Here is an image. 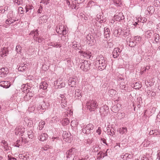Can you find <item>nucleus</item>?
Listing matches in <instances>:
<instances>
[{
  "mask_svg": "<svg viewBox=\"0 0 160 160\" xmlns=\"http://www.w3.org/2000/svg\"><path fill=\"white\" fill-rule=\"evenodd\" d=\"M95 63L96 68L99 70H102L104 69L107 66V63L105 58L101 55L97 56Z\"/></svg>",
  "mask_w": 160,
  "mask_h": 160,
  "instance_id": "nucleus-1",
  "label": "nucleus"
},
{
  "mask_svg": "<svg viewBox=\"0 0 160 160\" xmlns=\"http://www.w3.org/2000/svg\"><path fill=\"white\" fill-rule=\"evenodd\" d=\"M93 125L91 123H89L87 125H84L82 129V132L87 135L92 133L94 128Z\"/></svg>",
  "mask_w": 160,
  "mask_h": 160,
  "instance_id": "nucleus-2",
  "label": "nucleus"
},
{
  "mask_svg": "<svg viewBox=\"0 0 160 160\" xmlns=\"http://www.w3.org/2000/svg\"><path fill=\"white\" fill-rule=\"evenodd\" d=\"M98 104L96 101L92 100L87 102V107L90 111H94L98 108Z\"/></svg>",
  "mask_w": 160,
  "mask_h": 160,
  "instance_id": "nucleus-3",
  "label": "nucleus"
},
{
  "mask_svg": "<svg viewBox=\"0 0 160 160\" xmlns=\"http://www.w3.org/2000/svg\"><path fill=\"white\" fill-rule=\"evenodd\" d=\"M77 150L75 148H72L68 150L66 152L65 155L67 158H70L71 157H75Z\"/></svg>",
  "mask_w": 160,
  "mask_h": 160,
  "instance_id": "nucleus-4",
  "label": "nucleus"
},
{
  "mask_svg": "<svg viewBox=\"0 0 160 160\" xmlns=\"http://www.w3.org/2000/svg\"><path fill=\"white\" fill-rule=\"evenodd\" d=\"M90 62L87 61H84L81 63L80 68L83 70L87 71L90 69Z\"/></svg>",
  "mask_w": 160,
  "mask_h": 160,
  "instance_id": "nucleus-5",
  "label": "nucleus"
},
{
  "mask_svg": "<svg viewBox=\"0 0 160 160\" xmlns=\"http://www.w3.org/2000/svg\"><path fill=\"white\" fill-rule=\"evenodd\" d=\"M62 137L63 140L67 142H70L72 139V137L71 135V134L66 131L63 132Z\"/></svg>",
  "mask_w": 160,
  "mask_h": 160,
  "instance_id": "nucleus-6",
  "label": "nucleus"
},
{
  "mask_svg": "<svg viewBox=\"0 0 160 160\" xmlns=\"http://www.w3.org/2000/svg\"><path fill=\"white\" fill-rule=\"evenodd\" d=\"M79 53H80L81 55L88 59L90 58L92 55L91 52L88 50L86 51L80 50L79 51Z\"/></svg>",
  "mask_w": 160,
  "mask_h": 160,
  "instance_id": "nucleus-7",
  "label": "nucleus"
},
{
  "mask_svg": "<svg viewBox=\"0 0 160 160\" xmlns=\"http://www.w3.org/2000/svg\"><path fill=\"white\" fill-rule=\"evenodd\" d=\"M121 51L122 50L120 48H115L113 50L112 53L113 57L115 58H117Z\"/></svg>",
  "mask_w": 160,
  "mask_h": 160,
  "instance_id": "nucleus-8",
  "label": "nucleus"
},
{
  "mask_svg": "<svg viewBox=\"0 0 160 160\" xmlns=\"http://www.w3.org/2000/svg\"><path fill=\"white\" fill-rule=\"evenodd\" d=\"M25 131V128H21L19 126L17 127L15 130V133L16 135L19 134V133L21 134H22Z\"/></svg>",
  "mask_w": 160,
  "mask_h": 160,
  "instance_id": "nucleus-9",
  "label": "nucleus"
},
{
  "mask_svg": "<svg viewBox=\"0 0 160 160\" xmlns=\"http://www.w3.org/2000/svg\"><path fill=\"white\" fill-rule=\"evenodd\" d=\"M8 54V50L7 48L4 47L2 49L0 52V55L1 57L6 56Z\"/></svg>",
  "mask_w": 160,
  "mask_h": 160,
  "instance_id": "nucleus-10",
  "label": "nucleus"
},
{
  "mask_svg": "<svg viewBox=\"0 0 160 160\" xmlns=\"http://www.w3.org/2000/svg\"><path fill=\"white\" fill-rule=\"evenodd\" d=\"M114 18L117 21H120L123 20L124 19V17L122 13L120 12L118 15H114Z\"/></svg>",
  "mask_w": 160,
  "mask_h": 160,
  "instance_id": "nucleus-11",
  "label": "nucleus"
},
{
  "mask_svg": "<svg viewBox=\"0 0 160 160\" xmlns=\"http://www.w3.org/2000/svg\"><path fill=\"white\" fill-rule=\"evenodd\" d=\"M11 86V84L8 81H2L0 82V86L4 88H8Z\"/></svg>",
  "mask_w": 160,
  "mask_h": 160,
  "instance_id": "nucleus-12",
  "label": "nucleus"
},
{
  "mask_svg": "<svg viewBox=\"0 0 160 160\" xmlns=\"http://www.w3.org/2000/svg\"><path fill=\"white\" fill-rule=\"evenodd\" d=\"M104 35L105 38H109L110 36V31L109 28L107 27L104 28Z\"/></svg>",
  "mask_w": 160,
  "mask_h": 160,
  "instance_id": "nucleus-13",
  "label": "nucleus"
},
{
  "mask_svg": "<svg viewBox=\"0 0 160 160\" xmlns=\"http://www.w3.org/2000/svg\"><path fill=\"white\" fill-rule=\"evenodd\" d=\"M28 65L26 64H21L18 68V70L21 72L25 71L27 68Z\"/></svg>",
  "mask_w": 160,
  "mask_h": 160,
  "instance_id": "nucleus-14",
  "label": "nucleus"
},
{
  "mask_svg": "<svg viewBox=\"0 0 160 160\" xmlns=\"http://www.w3.org/2000/svg\"><path fill=\"white\" fill-rule=\"evenodd\" d=\"M68 84L71 87H74L76 85V79L75 78H70L68 80Z\"/></svg>",
  "mask_w": 160,
  "mask_h": 160,
  "instance_id": "nucleus-15",
  "label": "nucleus"
},
{
  "mask_svg": "<svg viewBox=\"0 0 160 160\" xmlns=\"http://www.w3.org/2000/svg\"><path fill=\"white\" fill-rule=\"evenodd\" d=\"M48 138V135L47 133H42L39 137V139L42 141H44L46 140Z\"/></svg>",
  "mask_w": 160,
  "mask_h": 160,
  "instance_id": "nucleus-16",
  "label": "nucleus"
},
{
  "mask_svg": "<svg viewBox=\"0 0 160 160\" xmlns=\"http://www.w3.org/2000/svg\"><path fill=\"white\" fill-rule=\"evenodd\" d=\"M160 132L158 131V130L152 129L150 131L149 133L150 135H153L154 136H156L159 135Z\"/></svg>",
  "mask_w": 160,
  "mask_h": 160,
  "instance_id": "nucleus-17",
  "label": "nucleus"
},
{
  "mask_svg": "<svg viewBox=\"0 0 160 160\" xmlns=\"http://www.w3.org/2000/svg\"><path fill=\"white\" fill-rule=\"evenodd\" d=\"M34 8L32 5H27L25 7L26 12L29 14L31 12V10L33 9Z\"/></svg>",
  "mask_w": 160,
  "mask_h": 160,
  "instance_id": "nucleus-18",
  "label": "nucleus"
},
{
  "mask_svg": "<svg viewBox=\"0 0 160 160\" xmlns=\"http://www.w3.org/2000/svg\"><path fill=\"white\" fill-rule=\"evenodd\" d=\"M48 17L46 15H43L39 18V22L41 23H46L47 21Z\"/></svg>",
  "mask_w": 160,
  "mask_h": 160,
  "instance_id": "nucleus-19",
  "label": "nucleus"
},
{
  "mask_svg": "<svg viewBox=\"0 0 160 160\" xmlns=\"http://www.w3.org/2000/svg\"><path fill=\"white\" fill-rule=\"evenodd\" d=\"M147 11L149 15H151L154 12V8L153 6H150L147 8Z\"/></svg>",
  "mask_w": 160,
  "mask_h": 160,
  "instance_id": "nucleus-20",
  "label": "nucleus"
},
{
  "mask_svg": "<svg viewBox=\"0 0 160 160\" xmlns=\"http://www.w3.org/2000/svg\"><path fill=\"white\" fill-rule=\"evenodd\" d=\"M87 40L91 42L94 43L95 40L93 36L90 34H88L86 37Z\"/></svg>",
  "mask_w": 160,
  "mask_h": 160,
  "instance_id": "nucleus-21",
  "label": "nucleus"
},
{
  "mask_svg": "<svg viewBox=\"0 0 160 160\" xmlns=\"http://www.w3.org/2000/svg\"><path fill=\"white\" fill-rule=\"evenodd\" d=\"M7 71L5 68H2L0 69V75L1 77H4L6 74Z\"/></svg>",
  "mask_w": 160,
  "mask_h": 160,
  "instance_id": "nucleus-22",
  "label": "nucleus"
},
{
  "mask_svg": "<svg viewBox=\"0 0 160 160\" xmlns=\"http://www.w3.org/2000/svg\"><path fill=\"white\" fill-rule=\"evenodd\" d=\"M38 30L37 29L35 31H32L30 33V35H33V38H34V37L38 35Z\"/></svg>",
  "mask_w": 160,
  "mask_h": 160,
  "instance_id": "nucleus-23",
  "label": "nucleus"
},
{
  "mask_svg": "<svg viewBox=\"0 0 160 160\" xmlns=\"http://www.w3.org/2000/svg\"><path fill=\"white\" fill-rule=\"evenodd\" d=\"M127 128L126 127L120 128L118 130L119 132L121 134H123L127 132Z\"/></svg>",
  "mask_w": 160,
  "mask_h": 160,
  "instance_id": "nucleus-24",
  "label": "nucleus"
},
{
  "mask_svg": "<svg viewBox=\"0 0 160 160\" xmlns=\"http://www.w3.org/2000/svg\"><path fill=\"white\" fill-rule=\"evenodd\" d=\"M57 85L58 88H61L62 87H64L65 86V84L64 82H59L58 81L57 82Z\"/></svg>",
  "mask_w": 160,
  "mask_h": 160,
  "instance_id": "nucleus-25",
  "label": "nucleus"
},
{
  "mask_svg": "<svg viewBox=\"0 0 160 160\" xmlns=\"http://www.w3.org/2000/svg\"><path fill=\"white\" fill-rule=\"evenodd\" d=\"M153 37L154 38V41L157 43L159 41V40L160 38V36L157 33H155L153 34Z\"/></svg>",
  "mask_w": 160,
  "mask_h": 160,
  "instance_id": "nucleus-26",
  "label": "nucleus"
},
{
  "mask_svg": "<svg viewBox=\"0 0 160 160\" xmlns=\"http://www.w3.org/2000/svg\"><path fill=\"white\" fill-rule=\"evenodd\" d=\"M64 28V26L62 25L59 26L58 30H56L57 32L59 34H61V32H62V31Z\"/></svg>",
  "mask_w": 160,
  "mask_h": 160,
  "instance_id": "nucleus-27",
  "label": "nucleus"
},
{
  "mask_svg": "<svg viewBox=\"0 0 160 160\" xmlns=\"http://www.w3.org/2000/svg\"><path fill=\"white\" fill-rule=\"evenodd\" d=\"M9 20H8V19H7L5 23L7 24H11L13 23L16 21V20L12 19V18H11V19H10L9 18Z\"/></svg>",
  "mask_w": 160,
  "mask_h": 160,
  "instance_id": "nucleus-28",
  "label": "nucleus"
},
{
  "mask_svg": "<svg viewBox=\"0 0 160 160\" xmlns=\"http://www.w3.org/2000/svg\"><path fill=\"white\" fill-rule=\"evenodd\" d=\"M49 45L55 48H58V47H59L60 48L61 47V45L60 44H58V42H56V43L54 42H51V44H49Z\"/></svg>",
  "mask_w": 160,
  "mask_h": 160,
  "instance_id": "nucleus-29",
  "label": "nucleus"
},
{
  "mask_svg": "<svg viewBox=\"0 0 160 160\" xmlns=\"http://www.w3.org/2000/svg\"><path fill=\"white\" fill-rule=\"evenodd\" d=\"M113 2L117 6H120L121 4V0H112Z\"/></svg>",
  "mask_w": 160,
  "mask_h": 160,
  "instance_id": "nucleus-30",
  "label": "nucleus"
},
{
  "mask_svg": "<svg viewBox=\"0 0 160 160\" xmlns=\"http://www.w3.org/2000/svg\"><path fill=\"white\" fill-rule=\"evenodd\" d=\"M81 96V91L79 89H77L75 91V97L77 96L78 98Z\"/></svg>",
  "mask_w": 160,
  "mask_h": 160,
  "instance_id": "nucleus-31",
  "label": "nucleus"
},
{
  "mask_svg": "<svg viewBox=\"0 0 160 160\" xmlns=\"http://www.w3.org/2000/svg\"><path fill=\"white\" fill-rule=\"evenodd\" d=\"M116 91L113 89H111L109 90L108 92L110 95L111 97L113 95H115L116 93Z\"/></svg>",
  "mask_w": 160,
  "mask_h": 160,
  "instance_id": "nucleus-32",
  "label": "nucleus"
},
{
  "mask_svg": "<svg viewBox=\"0 0 160 160\" xmlns=\"http://www.w3.org/2000/svg\"><path fill=\"white\" fill-rule=\"evenodd\" d=\"M45 124V122L44 121L41 122L39 123V129L40 130H41L43 128Z\"/></svg>",
  "mask_w": 160,
  "mask_h": 160,
  "instance_id": "nucleus-33",
  "label": "nucleus"
},
{
  "mask_svg": "<svg viewBox=\"0 0 160 160\" xmlns=\"http://www.w3.org/2000/svg\"><path fill=\"white\" fill-rule=\"evenodd\" d=\"M22 48L19 45H17L16 48V51L17 53H21Z\"/></svg>",
  "mask_w": 160,
  "mask_h": 160,
  "instance_id": "nucleus-34",
  "label": "nucleus"
},
{
  "mask_svg": "<svg viewBox=\"0 0 160 160\" xmlns=\"http://www.w3.org/2000/svg\"><path fill=\"white\" fill-rule=\"evenodd\" d=\"M124 156L125 157L126 160H127L129 158H131L133 157L132 155L128 153H126Z\"/></svg>",
  "mask_w": 160,
  "mask_h": 160,
  "instance_id": "nucleus-35",
  "label": "nucleus"
},
{
  "mask_svg": "<svg viewBox=\"0 0 160 160\" xmlns=\"http://www.w3.org/2000/svg\"><path fill=\"white\" fill-rule=\"evenodd\" d=\"M154 5L155 7L160 6V0H155Z\"/></svg>",
  "mask_w": 160,
  "mask_h": 160,
  "instance_id": "nucleus-36",
  "label": "nucleus"
},
{
  "mask_svg": "<svg viewBox=\"0 0 160 160\" xmlns=\"http://www.w3.org/2000/svg\"><path fill=\"white\" fill-rule=\"evenodd\" d=\"M85 1V0H75L74 1V2L75 4H76V3L79 4L84 2Z\"/></svg>",
  "mask_w": 160,
  "mask_h": 160,
  "instance_id": "nucleus-37",
  "label": "nucleus"
},
{
  "mask_svg": "<svg viewBox=\"0 0 160 160\" xmlns=\"http://www.w3.org/2000/svg\"><path fill=\"white\" fill-rule=\"evenodd\" d=\"M120 87L122 88H125V83L123 81H121L119 82Z\"/></svg>",
  "mask_w": 160,
  "mask_h": 160,
  "instance_id": "nucleus-38",
  "label": "nucleus"
},
{
  "mask_svg": "<svg viewBox=\"0 0 160 160\" xmlns=\"http://www.w3.org/2000/svg\"><path fill=\"white\" fill-rule=\"evenodd\" d=\"M140 20H139V22H142L144 23L145 22H146L147 21V19L144 17H142L140 18Z\"/></svg>",
  "mask_w": 160,
  "mask_h": 160,
  "instance_id": "nucleus-39",
  "label": "nucleus"
},
{
  "mask_svg": "<svg viewBox=\"0 0 160 160\" xmlns=\"http://www.w3.org/2000/svg\"><path fill=\"white\" fill-rule=\"evenodd\" d=\"M107 132L108 134L111 136H113L114 132L113 131H112L111 130H109L108 129L107 130Z\"/></svg>",
  "mask_w": 160,
  "mask_h": 160,
  "instance_id": "nucleus-40",
  "label": "nucleus"
},
{
  "mask_svg": "<svg viewBox=\"0 0 160 160\" xmlns=\"http://www.w3.org/2000/svg\"><path fill=\"white\" fill-rule=\"evenodd\" d=\"M146 33L147 37L149 38H150L152 34V32L150 31H147Z\"/></svg>",
  "mask_w": 160,
  "mask_h": 160,
  "instance_id": "nucleus-41",
  "label": "nucleus"
},
{
  "mask_svg": "<svg viewBox=\"0 0 160 160\" xmlns=\"http://www.w3.org/2000/svg\"><path fill=\"white\" fill-rule=\"evenodd\" d=\"M118 31L117 29H115L114 30L113 35L114 36L116 37H117L118 35Z\"/></svg>",
  "mask_w": 160,
  "mask_h": 160,
  "instance_id": "nucleus-42",
  "label": "nucleus"
},
{
  "mask_svg": "<svg viewBox=\"0 0 160 160\" xmlns=\"http://www.w3.org/2000/svg\"><path fill=\"white\" fill-rule=\"evenodd\" d=\"M141 85L138 82L135 83L134 87H136V88H139L141 87Z\"/></svg>",
  "mask_w": 160,
  "mask_h": 160,
  "instance_id": "nucleus-43",
  "label": "nucleus"
},
{
  "mask_svg": "<svg viewBox=\"0 0 160 160\" xmlns=\"http://www.w3.org/2000/svg\"><path fill=\"white\" fill-rule=\"evenodd\" d=\"M18 11L20 14H23L24 11L23 10V8L22 7H19L18 8Z\"/></svg>",
  "mask_w": 160,
  "mask_h": 160,
  "instance_id": "nucleus-44",
  "label": "nucleus"
},
{
  "mask_svg": "<svg viewBox=\"0 0 160 160\" xmlns=\"http://www.w3.org/2000/svg\"><path fill=\"white\" fill-rule=\"evenodd\" d=\"M49 0H42L40 2V3H42L44 4H45L46 5H47L49 3Z\"/></svg>",
  "mask_w": 160,
  "mask_h": 160,
  "instance_id": "nucleus-45",
  "label": "nucleus"
},
{
  "mask_svg": "<svg viewBox=\"0 0 160 160\" xmlns=\"http://www.w3.org/2000/svg\"><path fill=\"white\" fill-rule=\"evenodd\" d=\"M100 148L98 147H95L94 148L93 151L94 152H97L98 151Z\"/></svg>",
  "mask_w": 160,
  "mask_h": 160,
  "instance_id": "nucleus-46",
  "label": "nucleus"
},
{
  "mask_svg": "<svg viewBox=\"0 0 160 160\" xmlns=\"http://www.w3.org/2000/svg\"><path fill=\"white\" fill-rule=\"evenodd\" d=\"M64 122H65V124H69V119L67 118H66L64 119Z\"/></svg>",
  "mask_w": 160,
  "mask_h": 160,
  "instance_id": "nucleus-47",
  "label": "nucleus"
},
{
  "mask_svg": "<svg viewBox=\"0 0 160 160\" xmlns=\"http://www.w3.org/2000/svg\"><path fill=\"white\" fill-rule=\"evenodd\" d=\"M42 7L41 5L40 6L39 9H38V13H41L42 12Z\"/></svg>",
  "mask_w": 160,
  "mask_h": 160,
  "instance_id": "nucleus-48",
  "label": "nucleus"
},
{
  "mask_svg": "<svg viewBox=\"0 0 160 160\" xmlns=\"http://www.w3.org/2000/svg\"><path fill=\"white\" fill-rule=\"evenodd\" d=\"M139 20H138V22H135L134 23H133V25L135 27H138V25H139V23H140L139 22Z\"/></svg>",
  "mask_w": 160,
  "mask_h": 160,
  "instance_id": "nucleus-49",
  "label": "nucleus"
},
{
  "mask_svg": "<svg viewBox=\"0 0 160 160\" xmlns=\"http://www.w3.org/2000/svg\"><path fill=\"white\" fill-rule=\"evenodd\" d=\"M101 140L103 143L105 144L106 145H108V144L106 142V140L104 138H102Z\"/></svg>",
  "mask_w": 160,
  "mask_h": 160,
  "instance_id": "nucleus-50",
  "label": "nucleus"
},
{
  "mask_svg": "<svg viewBox=\"0 0 160 160\" xmlns=\"http://www.w3.org/2000/svg\"><path fill=\"white\" fill-rule=\"evenodd\" d=\"M124 80V79L122 77H118V81L119 82L121 81H123Z\"/></svg>",
  "mask_w": 160,
  "mask_h": 160,
  "instance_id": "nucleus-51",
  "label": "nucleus"
},
{
  "mask_svg": "<svg viewBox=\"0 0 160 160\" xmlns=\"http://www.w3.org/2000/svg\"><path fill=\"white\" fill-rule=\"evenodd\" d=\"M33 134V132L32 131V130H28V131L27 135H28V136L29 135H31V134Z\"/></svg>",
  "mask_w": 160,
  "mask_h": 160,
  "instance_id": "nucleus-52",
  "label": "nucleus"
},
{
  "mask_svg": "<svg viewBox=\"0 0 160 160\" xmlns=\"http://www.w3.org/2000/svg\"><path fill=\"white\" fill-rule=\"evenodd\" d=\"M21 143H20V144H19V143H16V142H15L14 143V145L15 146V147H19V146L21 145Z\"/></svg>",
  "mask_w": 160,
  "mask_h": 160,
  "instance_id": "nucleus-53",
  "label": "nucleus"
},
{
  "mask_svg": "<svg viewBox=\"0 0 160 160\" xmlns=\"http://www.w3.org/2000/svg\"><path fill=\"white\" fill-rule=\"evenodd\" d=\"M2 143L5 146H7L8 145L7 142L5 140H3L2 141Z\"/></svg>",
  "mask_w": 160,
  "mask_h": 160,
  "instance_id": "nucleus-54",
  "label": "nucleus"
},
{
  "mask_svg": "<svg viewBox=\"0 0 160 160\" xmlns=\"http://www.w3.org/2000/svg\"><path fill=\"white\" fill-rule=\"evenodd\" d=\"M66 29H65L64 28L62 31V32H61V34H62L63 35H66Z\"/></svg>",
  "mask_w": 160,
  "mask_h": 160,
  "instance_id": "nucleus-55",
  "label": "nucleus"
},
{
  "mask_svg": "<svg viewBox=\"0 0 160 160\" xmlns=\"http://www.w3.org/2000/svg\"><path fill=\"white\" fill-rule=\"evenodd\" d=\"M38 108H40V109L44 110L46 109L45 106H44V105L43 106V105H42L41 106H40V107H38Z\"/></svg>",
  "mask_w": 160,
  "mask_h": 160,
  "instance_id": "nucleus-56",
  "label": "nucleus"
},
{
  "mask_svg": "<svg viewBox=\"0 0 160 160\" xmlns=\"http://www.w3.org/2000/svg\"><path fill=\"white\" fill-rule=\"evenodd\" d=\"M78 44H73L72 45V47L73 48H74L75 49H77L78 47Z\"/></svg>",
  "mask_w": 160,
  "mask_h": 160,
  "instance_id": "nucleus-57",
  "label": "nucleus"
},
{
  "mask_svg": "<svg viewBox=\"0 0 160 160\" xmlns=\"http://www.w3.org/2000/svg\"><path fill=\"white\" fill-rule=\"evenodd\" d=\"M96 3H95L94 2L92 1H90L88 2L89 4H92V5H95L96 4Z\"/></svg>",
  "mask_w": 160,
  "mask_h": 160,
  "instance_id": "nucleus-58",
  "label": "nucleus"
},
{
  "mask_svg": "<svg viewBox=\"0 0 160 160\" xmlns=\"http://www.w3.org/2000/svg\"><path fill=\"white\" fill-rule=\"evenodd\" d=\"M14 2L16 3H17L18 5H20V1L18 0H14Z\"/></svg>",
  "mask_w": 160,
  "mask_h": 160,
  "instance_id": "nucleus-59",
  "label": "nucleus"
},
{
  "mask_svg": "<svg viewBox=\"0 0 160 160\" xmlns=\"http://www.w3.org/2000/svg\"><path fill=\"white\" fill-rule=\"evenodd\" d=\"M100 128H99L98 130H97L96 132L98 133V134L100 135L101 133V129H100Z\"/></svg>",
  "mask_w": 160,
  "mask_h": 160,
  "instance_id": "nucleus-60",
  "label": "nucleus"
},
{
  "mask_svg": "<svg viewBox=\"0 0 160 160\" xmlns=\"http://www.w3.org/2000/svg\"><path fill=\"white\" fill-rule=\"evenodd\" d=\"M38 42H41L43 41V38H38Z\"/></svg>",
  "mask_w": 160,
  "mask_h": 160,
  "instance_id": "nucleus-61",
  "label": "nucleus"
},
{
  "mask_svg": "<svg viewBox=\"0 0 160 160\" xmlns=\"http://www.w3.org/2000/svg\"><path fill=\"white\" fill-rule=\"evenodd\" d=\"M8 9V6H6L4 8V9L3 10H2V11H3V13H4L5 11H7Z\"/></svg>",
  "mask_w": 160,
  "mask_h": 160,
  "instance_id": "nucleus-62",
  "label": "nucleus"
},
{
  "mask_svg": "<svg viewBox=\"0 0 160 160\" xmlns=\"http://www.w3.org/2000/svg\"><path fill=\"white\" fill-rule=\"evenodd\" d=\"M28 137L30 139H32L33 138V134L28 135Z\"/></svg>",
  "mask_w": 160,
  "mask_h": 160,
  "instance_id": "nucleus-63",
  "label": "nucleus"
},
{
  "mask_svg": "<svg viewBox=\"0 0 160 160\" xmlns=\"http://www.w3.org/2000/svg\"><path fill=\"white\" fill-rule=\"evenodd\" d=\"M135 38H136L135 39L138 41H139L141 39V38L140 37H138V36L136 37Z\"/></svg>",
  "mask_w": 160,
  "mask_h": 160,
  "instance_id": "nucleus-64",
  "label": "nucleus"
}]
</instances>
